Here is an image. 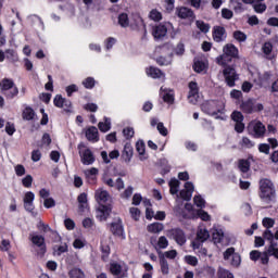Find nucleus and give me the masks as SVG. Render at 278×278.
Listing matches in <instances>:
<instances>
[{"label": "nucleus", "mask_w": 278, "mask_h": 278, "mask_svg": "<svg viewBox=\"0 0 278 278\" xmlns=\"http://www.w3.org/2000/svg\"><path fill=\"white\" fill-rule=\"evenodd\" d=\"M260 197L263 203H275V199H277V191L275 190V185L270 179H261L260 180Z\"/></svg>", "instance_id": "obj_1"}, {"label": "nucleus", "mask_w": 278, "mask_h": 278, "mask_svg": "<svg viewBox=\"0 0 278 278\" xmlns=\"http://www.w3.org/2000/svg\"><path fill=\"white\" fill-rule=\"evenodd\" d=\"M238 48L235 45L227 43L223 48V54L216 58V62L219 66H227L232 58H238Z\"/></svg>", "instance_id": "obj_2"}, {"label": "nucleus", "mask_w": 278, "mask_h": 278, "mask_svg": "<svg viewBox=\"0 0 278 278\" xmlns=\"http://www.w3.org/2000/svg\"><path fill=\"white\" fill-rule=\"evenodd\" d=\"M202 111L210 116H215V118H220L218 114H225V101H210L202 104Z\"/></svg>", "instance_id": "obj_3"}, {"label": "nucleus", "mask_w": 278, "mask_h": 278, "mask_svg": "<svg viewBox=\"0 0 278 278\" xmlns=\"http://www.w3.org/2000/svg\"><path fill=\"white\" fill-rule=\"evenodd\" d=\"M156 51H159V53H162V55H166L167 53L166 58L165 56L156 58V63L160 66H168V64L173 62V47L170 45L161 46L156 48Z\"/></svg>", "instance_id": "obj_4"}, {"label": "nucleus", "mask_w": 278, "mask_h": 278, "mask_svg": "<svg viewBox=\"0 0 278 278\" xmlns=\"http://www.w3.org/2000/svg\"><path fill=\"white\" fill-rule=\"evenodd\" d=\"M1 92L7 99H14L18 94V88L14 87V81L10 78H4L0 83Z\"/></svg>", "instance_id": "obj_5"}, {"label": "nucleus", "mask_w": 278, "mask_h": 278, "mask_svg": "<svg viewBox=\"0 0 278 278\" xmlns=\"http://www.w3.org/2000/svg\"><path fill=\"white\" fill-rule=\"evenodd\" d=\"M166 236L169 240H174L178 247H184L186 242H188V238L186 237V231L181 228H172L166 230Z\"/></svg>", "instance_id": "obj_6"}, {"label": "nucleus", "mask_w": 278, "mask_h": 278, "mask_svg": "<svg viewBox=\"0 0 278 278\" xmlns=\"http://www.w3.org/2000/svg\"><path fill=\"white\" fill-rule=\"evenodd\" d=\"M248 132L253 138H264L266 136V126L262 122L254 119L249 123Z\"/></svg>", "instance_id": "obj_7"}, {"label": "nucleus", "mask_w": 278, "mask_h": 278, "mask_svg": "<svg viewBox=\"0 0 278 278\" xmlns=\"http://www.w3.org/2000/svg\"><path fill=\"white\" fill-rule=\"evenodd\" d=\"M223 73L227 86H229V88H233V86H236V81H238V73H236V68L227 66L224 68Z\"/></svg>", "instance_id": "obj_8"}, {"label": "nucleus", "mask_w": 278, "mask_h": 278, "mask_svg": "<svg viewBox=\"0 0 278 278\" xmlns=\"http://www.w3.org/2000/svg\"><path fill=\"white\" fill-rule=\"evenodd\" d=\"M168 34V24H157L152 28V36L155 40H162Z\"/></svg>", "instance_id": "obj_9"}, {"label": "nucleus", "mask_w": 278, "mask_h": 278, "mask_svg": "<svg viewBox=\"0 0 278 278\" xmlns=\"http://www.w3.org/2000/svg\"><path fill=\"white\" fill-rule=\"evenodd\" d=\"M273 42L270 41H266L262 45L261 51L263 53V58H265V60H269L273 61L275 60V58H277V53H275V50H273Z\"/></svg>", "instance_id": "obj_10"}, {"label": "nucleus", "mask_w": 278, "mask_h": 278, "mask_svg": "<svg viewBox=\"0 0 278 278\" xmlns=\"http://www.w3.org/2000/svg\"><path fill=\"white\" fill-rule=\"evenodd\" d=\"M160 97L165 103H168V105H173L175 103V91L170 88L161 87Z\"/></svg>", "instance_id": "obj_11"}, {"label": "nucleus", "mask_w": 278, "mask_h": 278, "mask_svg": "<svg viewBox=\"0 0 278 278\" xmlns=\"http://www.w3.org/2000/svg\"><path fill=\"white\" fill-rule=\"evenodd\" d=\"M189 102L195 105L199 102V84L197 81L189 83Z\"/></svg>", "instance_id": "obj_12"}, {"label": "nucleus", "mask_w": 278, "mask_h": 278, "mask_svg": "<svg viewBox=\"0 0 278 278\" xmlns=\"http://www.w3.org/2000/svg\"><path fill=\"white\" fill-rule=\"evenodd\" d=\"M94 198L99 205H105V203H108V201L111 199L110 192L103 188L96 190Z\"/></svg>", "instance_id": "obj_13"}, {"label": "nucleus", "mask_w": 278, "mask_h": 278, "mask_svg": "<svg viewBox=\"0 0 278 278\" xmlns=\"http://www.w3.org/2000/svg\"><path fill=\"white\" fill-rule=\"evenodd\" d=\"M194 192V185L191 181H187L185 184V189H182L179 193L180 199L184 201H190L192 199V194Z\"/></svg>", "instance_id": "obj_14"}, {"label": "nucleus", "mask_w": 278, "mask_h": 278, "mask_svg": "<svg viewBox=\"0 0 278 278\" xmlns=\"http://www.w3.org/2000/svg\"><path fill=\"white\" fill-rule=\"evenodd\" d=\"M81 163L85 164V166H90L91 164H94V154H92V151L90 149H85L79 151Z\"/></svg>", "instance_id": "obj_15"}, {"label": "nucleus", "mask_w": 278, "mask_h": 278, "mask_svg": "<svg viewBox=\"0 0 278 278\" xmlns=\"http://www.w3.org/2000/svg\"><path fill=\"white\" fill-rule=\"evenodd\" d=\"M111 212L112 207L108 205H99L96 211V218H98L100 222L108 220V216H110Z\"/></svg>", "instance_id": "obj_16"}, {"label": "nucleus", "mask_w": 278, "mask_h": 278, "mask_svg": "<svg viewBox=\"0 0 278 278\" xmlns=\"http://www.w3.org/2000/svg\"><path fill=\"white\" fill-rule=\"evenodd\" d=\"M240 110L244 112V114H253L255 112V100L248 99L241 102Z\"/></svg>", "instance_id": "obj_17"}, {"label": "nucleus", "mask_w": 278, "mask_h": 278, "mask_svg": "<svg viewBox=\"0 0 278 278\" xmlns=\"http://www.w3.org/2000/svg\"><path fill=\"white\" fill-rule=\"evenodd\" d=\"M34 199H36V195L31 191H27L24 195V207L26 212H31L34 206Z\"/></svg>", "instance_id": "obj_18"}, {"label": "nucleus", "mask_w": 278, "mask_h": 278, "mask_svg": "<svg viewBox=\"0 0 278 278\" xmlns=\"http://www.w3.org/2000/svg\"><path fill=\"white\" fill-rule=\"evenodd\" d=\"M176 16L178 18H194V12L186 7H180L176 9Z\"/></svg>", "instance_id": "obj_19"}, {"label": "nucleus", "mask_w": 278, "mask_h": 278, "mask_svg": "<svg viewBox=\"0 0 278 278\" xmlns=\"http://www.w3.org/2000/svg\"><path fill=\"white\" fill-rule=\"evenodd\" d=\"M146 73L148 75V77H152V79H164L165 75L162 72V70L154 67V66H150L146 70Z\"/></svg>", "instance_id": "obj_20"}, {"label": "nucleus", "mask_w": 278, "mask_h": 278, "mask_svg": "<svg viewBox=\"0 0 278 278\" xmlns=\"http://www.w3.org/2000/svg\"><path fill=\"white\" fill-rule=\"evenodd\" d=\"M131 157H134V147H131V143H126L122 152V159L126 164H129V162H131Z\"/></svg>", "instance_id": "obj_21"}, {"label": "nucleus", "mask_w": 278, "mask_h": 278, "mask_svg": "<svg viewBox=\"0 0 278 278\" xmlns=\"http://www.w3.org/2000/svg\"><path fill=\"white\" fill-rule=\"evenodd\" d=\"M85 134L87 140H89L90 142H99V129H97V127H89Z\"/></svg>", "instance_id": "obj_22"}, {"label": "nucleus", "mask_w": 278, "mask_h": 278, "mask_svg": "<svg viewBox=\"0 0 278 278\" xmlns=\"http://www.w3.org/2000/svg\"><path fill=\"white\" fill-rule=\"evenodd\" d=\"M111 274L116 278H124L126 277L125 271H123V266L118 263H111L110 267Z\"/></svg>", "instance_id": "obj_23"}, {"label": "nucleus", "mask_w": 278, "mask_h": 278, "mask_svg": "<svg viewBox=\"0 0 278 278\" xmlns=\"http://www.w3.org/2000/svg\"><path fill=\"white\" fill-rule=\"evenodd\" d=\"M210 239V231L206 228L199 227L195 242L203 243Z\"/></svg>", "instance_id": "obj_24"}, {"label": "nucleus", "mask_w": 278, "mask_h": 278, "mask_svg": "<svg viewBox=\"0 0 278 278\" xmlns=\"http://www.w3.org/2000/svg\"><path fill=\"white\" fill-rule=\"evenodd\" d=\"M144 27V21L139 14L132 15V18L130 20V28L132 29H140Z\"/></svg>", "instance_id": "obj_25"}, {"label": "nucleus", "mask_w": 278, "mask_h": 278, "mask_svg": "<svg viewBox=\"0 0 278 278\" xmlns=\"http://www.w3.org/2000/svg\"><path fill=\"white\" fill-rule=\"evenodd\" d=\"M29 240L30 242H33V244H35V247H39V248L45 247V237L42 235L30 233Z\"/></svg>", "instance_id": "obj_26"}, {"label": "nucleus", "mask_w": 278, "mask_h": 278, "mask_svg": "<svg viewBox=\"0 0 278 278\" xmlns=\"http://www.w3.org/2000/svg\"><path fill=\"white\" fill-rule=\"evenodd\" d=\"M111 231L114 236L125 238L123 233V223L121 220L111 224Z\"/></svg>", "instance_id": "obj_27"}, {"label": "nucleus", "mask_w": 278, "mask_h": 278, "mask_svg": "<svg viewBox=\"0 0 278 278\" xmlns=\"http://www.w3.org/2000/svg\"><path fill=\"white\" fill-rule=\"evenodd\" d=\"M213 40H215V42H223V40H225V28L220 26L215 27L213 31Z\"/></svg>", "instance_id": "obj_28"}, {"label": "nucleus", "mask_w": 278, "mask_h": 278, "mask_svg": "<svg viewBox=\"0 0 278 278\" xmlns=\"http://www.w3.org/2000/svg\"><path fill=\"white\" fill-rule=\"evenodd\" d=\"M225 238V230L223 228H214L213 230V242L215 244H220Z\"/></svg>", "instance_id": "obj_29"}, {"label": "nucleus", "mask_w": 278, "mask_h": 278, "mask_svg": "<svg viewBox=\"0 0 278 278\" xmlns=\"http://www.w3.org/2000/svg\"><path fill=\"white\" fill-rule=\"evenodd\" d=\"M97 175H99V169L96 167H91L87 170H85V176L91 184H94L97 181Z\"/></svg>", "instance_id": "obj_30"}, {"label": "nucleus", "mask_w": 278, "mask_h": 278, "mask_svg": "<svg viewBox=\"0 0 278 278\" xmlns=\"http://www.w3.org/2000/svg\"><path fill=\"white\" fill-rule=\"evenodd\" d=\"M24 121H35L36 119V112L30 106H26L22 113Z\"/></svg>", "instance_id": "obj_31"}, {"label": "nucleus", "mask_w": 278, "mask_h": 278, "mask_svg": "<svg viewBox=\"0 0 278 278\" xmlns=\"http://www.w3.org/2000/svg\"><path fill=\"white\" fill-rule=\"evenodd\" d=\"M54 105L55 108H70L71 101L64 99L62 96H55Z\"/></svg>", "instance_id": "obj_32"}, {"label": "nucleus", "mask_w": 278, "mask_h": 278, "mask_svg": "<svg viewBox=\"0 0 278 278\" xmlns=\"http://www.w3.org/2000/svg\"><path fill=\"white\" fill-rule=\"evenodd\" d=\"M149 233H161L164 231V224L162 223H152L148 226Z\"/></svg>", "instance_id": "obj_33"}, {"label": "nucleus", "mask_w": 278, "mask_h": 278, "mask_svg": "<svg viewBox=\"0 0 278 278\" xmlns=\"http://www.w3.org/2000/svg\"><path fill=\"white\" fill-rule=\"evenodd\" d=\"M192 248L194 251L198 250V255L200 257H207V249L202 248L201 243H199V241H192Z\"/></svg>", "instance_id": "obj_34"}, {"label": "nucleus", "mask_w": 278, "mask_h": 278, "mask_svg": "<svg viewBox=\"0 0 278 278\" xmlns=\"http://www.w3.org/2000/svg\"><path fill=\"white\" fill-rule=\"evenodd\" d=\"M98 127H99L100 131L105 134V132L110 131V129H112V121H110V118L105 117L104 122H100L98 124Z\"/></svg>", "instance_id": "obj_35"}, {"label": "nucleus", "mask_w": 278, "mask_h": 278, "mask_svg": "<svg viewBox=\"0 0 278 278\" xmlns=\"http://www.w3.org/2000/svg\"><path fill=\"white\" fill-rule=\"evenodd\" d=\"M130 23L129 15L127 13H121L118 15V25H121V27H130Z\"/></svg>", "instance_id": "obj_36"}, {"label": "nucleus", "mask_w": 278, "mask_h": 278, "mask_svg": "<svg viewBox=\"0 0 278 278\" xmlns=\"http://www.w3.org/2000/svg\"><path fill=\"white\" fill-rule=\"evenodd\" d=\"M193 71H195V73H205V71H207V63L205 61H195Z\"/></svg>", "instance_id": "obj_37"}, {"label": "nucleus", "mask_w": 278, "mask_h": 278, "mask_svg": "<svg viewBox=\"0 0 278 278\" xmlns=\"http://www.w3.org/2000/svg\"><path fill=\"white\" fill-rule=\"evenodd\" d=\"M37 227H38L39 229H41V231H43V233H49V231H50V233H52V236H55L56 238H60V236L58 235V232L54 231L53 229H51V227H50L48 224H45V223H42V222H39L38 225H37Z\"/></svg>", "instance_id": "obj_38"}, {"label": "nucleus", "mask_w": 278, "mask_h": 278, "mask_svg": "<svg viewBox=\"0 0 278 278\" xmlns=\"http://www.w3.org/2000/svg\"><path fill=\"white\" fill-rule=\"evenodd\" d=\"M180 182L177 178H172L169 180V192L170 194H177L179 192Z\"/></svg>", "instance_id": "obj_39"}, {"label": "nucleus", "mask_w": 278, "mask_h": 278, "mask_svg": "<svg viewBox=\"0 0 278 278\" xmlns=\"http://www.w3.org/2000/svg\"><path fill=\"white\" fill-rule=\"evenodd\" d=\"M68 277L70 278H86V274L84 270L75 267L68 271Z\"/></svg>", "instance_id": "obj_40"}, {"label": "nucleus", "mask_w": 278, "mask_h": 278, "mask_svg": "<svg viewBox=\"0 0 278 278\" xmlns=\"http://www.w3.org/2000/svg\"><path fill=\"white\" fill-rule=\"evenodd\" d=\"M278 243L277 241H271V243H269V247L267 248V251L265 253H268L269 255H273L274 257H276L278 260Z\"/></svg>", "instance_id": "obj_41"}, {"label": "nucleus", "mask_w": 278, "mask_h": 278, "mask_svg": "<svg viewBox=\"0 0 278 278\" xmlns=\"http://www.w3.org/2000/svg\"><path fill=\"white\" fill-rule=\"evenodd\" d=\"M154 249H168V239L164 236H161L154 245Z\"/></svg>", "instance_id": "obj_42"}, {"label": "nucleus", "mask_w": 278, "mask_h": 278, "mask_svg": "<svg viewBox=\"0 0 278 278\" xmlns=\"http://www.w3.org/2000/svg\"><path fill=\"white\" fill-rule=\"evenodd\" d=\"M5 58L10 60V62H18V54L13 49L5 50Z\"/></svg>", "instance_id": "obj_43"}, {"label": "nucleus", "mask_w": 278, "mask_h": 278, "mask_svg": "<svg viewBox=\"0 0 278 278\" xmlns=\"http://www.w3.org/2000/svg\"><path fill=\"white\" fill-rule=\"evenodd\" d=\"M54 255H62V253H66L68 251V244L62 243L61 245H54L53 248Z\"/></svg>", "instance_id": "obj_44"}, {"label": "nucleus", "mask_w": 278, "mask_h": 278, "mask_svg": "<svg viewBox=\"0 0 278 278\" xmlns=\"http://www.w3.org/2000/svg\"><path fill=\"white\" fill-rule=\"evenodd\" d=\"M232 38H235L237 42H247V34L242 33V30H235Z\"/></svg>", "instance_id": "obj_45"}, {"label": "nucleus", "mask_w": 278, "mask_h": 278, "mask_svg": "<svg viewBox=\"0 0 278 278\" xmlns=\"http://www.w3.org/2000/svg\"><path fill=\"white\" fill-rule=\"evenodd\" d=\"M149 18H151V21L160 22L162 21V12L157 9H153L149 13Z\"/></svg>", "instance_id": "obj_46"}, {"label": "nucleus", "mask_w": 278, "mask_h": 278, "mask_svg": "<svg viewBox=\"0 0 278 278\" xmlns=\"http://www.w3.org/2000/svg\"><path fill=\"white\" fill-rule=\"evenodd\" d=\"M249 168H251V163L247 160H240L239 161V170L241 173H249Z\"/></svg>", "instance_id": "obj_47"}, {"label": "nucleus", "mask_w": 278, "mask_h": 278, "mask_svg": "<svg viewBox=\"0 0 278 278\" xmlns=\"http://www.w3.org/2000/svg\"><path fill=\"white\" fill-rule=\"evenodd\" d=\"M230 264L231 266H233L235 268H238V266H240V264L242 263V258L240 257V254L235 253L231 257H230Z\"/></svg>", "instance_id": "obj_48"}, {"label": "nucleus", "mask_w": 278, "mask_h": 278, "mask_svg": "<svg viewBox=\"0 0 278 278\" xmlns=\"http://www.w3.org/2000/svg\"><path fill=\"white\" fill-rule=\"evenodd\" d=\"M160 266H161L162 275H168L169 267H168V261H166V258L163 257L160 260Z\"/></svg>", "instance_id": "obj_49"}, {"label": "nucleus", "mask_w": 278, "mask_h": 278, "mask_svg": "<svg viewBox=\"0 0 278 278\" xmlns=\"http://www.w3.org/2000/svg\"><path fill=\"white\" fill-rule=\"evenodd\" d=\"M101 251H102L103 262H108V257H110V245L102 242L101 243Z\"/></svg>", "instance_id": "obj_50"}, {"label": "nucleus", "mask_w": 278, "mask_h": 278, "mask_svg": "<svg viewBox=\"0 0 278 278\" xmlns=\"http://www.w3.org/2000/svg\"><path fill=\"white\" fill-rule=\"evenodd\" d=\"M262 225L263 227H265V229H273V227H275V219L270 217H264L262 220Z\"/></svg>", "instance_id": "obj_51"}, {"label": "nucleus", "mask_w": 278, "mask_h": 278, "mask_svg": "<svg viewBox=\"0 0 278 278\" xmlns=\"http://www.w3.org/2000/svg\"><path fill=\"white\" fill-rule=\"evenodd\" d=\"M263 239L267 240V242H269V243H273V242H275V233H273V230L266 229L263 232Z\"/></svg>", "instance_id": "obj_52"}, {"label": "nucleus", "mask_w": 278, "mask_h": 278, "mask_svg": "<svg viewBox=\"0 0 278 278\" xmlns=\"http://www.w3.org/2000/svg\"><path fill=\"white\" fill-rule=\"evenodd\" d=\"M273 77V73L270 72H265L263 75L260 76V86L263 84H268Z\"/></svg>", "instance_id": "obj_53"}, {"label": "nucleus", "mask_w": 278, "mask_h": 278, "mask_svg": "<svg viewBox=\"0 0 278 278\" xmlns=\"http://www.w3.org/2000/svg\"><path fill=\"white\" fill-rule=\"evenodd\" d=\"M231 119L235 123H242L244 121V115H242V112L235 111L231 113Z\"/></svg>", "instance_id": "obj_54"}, {"label": "nucleus", "mask_w": 278, "mask_h": 278, "mask_svg": "<svg viewBox=\"0 0 278 278\" xmlns=\"http://www.w3.org/2000/svg\"><path fill=\"white\" fill-rule=\"evenodd\" d=\"M195 25L200 31H203V34H207V31H210V25L205 24L203 21H197Z\"/></svg>", "instance_id": "obj_55"}, {"label": "nucleus", "mask_w": 278, "mask_h": 278, "mask_svg": "<svg viewBox=\"0 0 278 278\" xmlns=\"http://www.w3.org/2000/svg\"><path fill=\"white\" fill-rule=\"evenodd\" d=\"M241 147L244 149H253V147H255V142L251 141L248 137H243L241 140Z\"/></svg>", "instance_id": "obj_56"}, {"label": "nucleus", "mask_w": 278, "mask_h": 278, "mask_svg": "<svg viewBox=\"0 0 278 278\" xmlns=\"http://www.w3.org/2000/svg\"><path fill=\"white\" fill-rule=\"evenodd\" d=\"M74 249H84L86 247V239L85 238H76L73 242Z\"/></svg>", "instance_id": "obj_57"}, {"label": "nucleus", "mask_w": 278, "mask_h": 278, "mask_svg": "<svg viewBox=\"0 0 278 278\" xmlns=\"http://www.w3.org/2000/svg\"><path fill=\"white\" fill-rule=\"evenodd\" d=\"M31 184H34V177H31V175H26L22 179V186H24V188H31Z\"/></svg>", "instance_id": "obj_58"}, {"label": "nucleus", "mask_w": 278, "mask_h": 278, "mask_svg": "<svg viewBox=\"0 0 278 278\" xmlns=\"http://www.w3.org/2000/svg\"><path fill=\"white\" fill-rule=\"evenodd\" d=\"M94 79L92 77H87L84 81H83V86H85V88H87V90H92V88H94Z\"/></svg>", "instance_id": "obj_59"}, {"label": "nucleus", "mask_w": 278, "mask_h": 278, "mask_svg": "<svg viewBox=\"0 0 278 278\" xmlns=\"http://www.w3.org/2000/svg\"><path fill=\"white\" fill-rule=\"evenodd\" d=\"M193 203L197 205V207H205V199H203L201 195H194Z\"/></svg>", "instance_id": "obj_60"}, {"label": "nucleus", "mask_w": 278, "mask_h": 278, "mask_svg": "<svg viewBox=\"0 0 278 278\" xmlns=\"http://www.w3.org/2000/svg\"><path fill=\"white\" fill-rule=\"evenodd\" d=\"M197 214H198L199 218H201V220H204L205 223H207L208 220L212 219L210 214H207V212H205L203 210H198Z\"/></svg>", "instance_id": "obj_61"}, {"label": "nucleus", "mask_w": 278, "mask_h": 278, "mask_svg": "<svg viewBox=\"0 0 278 278\" xmlns=\"http://www.w3.org/2000/svg\"><path fill=\"white\" fill-rule=\"evenodd\" d=\"M218 278H233V275L231 271L225 269V268H219L218 269Z\"/></svg>", "instance_id": "obj_62"}, {"label": "nucleus", "mask_w": 278, "mask_h": 278, "mask_svg": "<svg viewBox=\"0 0 278 278\" xmlns=\"http://www.w3.org/2000/svg\"><path fill=\"white\" fill-rule=\"evenodd\" d=\"M134 194V187L128 186L124 192L121 193L122 199H129Z\"/></svg>", "instance_id": "obj_63"}, {"label": "nucleus", "mask_w": 278, "mask_h": 278, "mask_svg": "<svg viewBox=\"0 0 278 278\" xmlns=\"http://www.w3.org/2000/svg\"><path fill=\"white\" fill-rule=\"evenodd\" d=\"M165 10L167 14H170L175 10V0H165Z\"/></svg>", "instance_id": "obj_64"}]
</instances>
